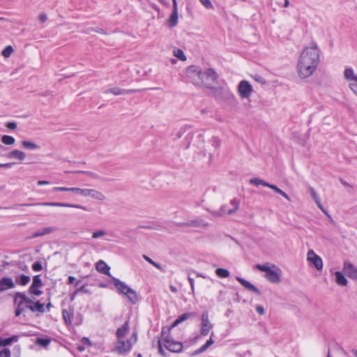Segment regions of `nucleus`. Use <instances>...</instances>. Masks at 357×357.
<instances>
[{
    "label": "nucleus",
    "instance_id": "nucleus-1",
    "mask_svg": "<svg viewBox=\"0 0 357 357\" xmlns=\"http://www.w3.org/2000/svg\"><path fill=\"white\" fill-rule=\"evenodd\" d=\"M319 62V50L314 45L306 47L301 54L297 64L298 75L304 79L311 76L317 68Z\"/></svg>",
    "mask_w": 357,
    "mask_h": 357
},
{
    "label": "nucleus",
    "instance_id": "nucleus-2",
    "mask_svg": "<svg viewBox=\"0 0 357 357\" xmlns=\"http://www.w3.org/2000/svg\"><path fill=\"white\" fill-rule=\"evenodd\" d=\"M14 304L17 305L15 310V317H19L26 310H29L32 312L44 313L45 312L44 303H42L40 301H34L28 297L24 292H16Z\"/></svg>",
    "mask_w": 357,
    "mask_h": 357
},
{
    "label": "nucleus",
    "instance_id": "nucleus-3",
    "mask_svg": "<svg viewBox=\"0 0 357 357\" xmlns=\"http://www.w3.org/2000/svg\"><path fill=\"white\" fill-rule=\"evenodd\" d=\"M218 75L212 68H208L206 71H202L200 78V85L207 89H213L214 84L217 82Z\"/></svg>",
    "mask_w": 357,
    "mask_h": 357
},
{
    "label": "nucleus",
    "instance_id": "nucleus-4",
    "mask_svg": "<svg viewBox=\"0 0 357 357\" xmlns=\"http://www.w3.org/2000/svg\"><path fill=\"white\" fill-rule=\"evenodd\" d=\"M60 206V207H68V208H80L86 211H91L89 208L86 206L79 205V204H68V203H63V202H43V203H35V204H15L13 208H15L16 206Z\"/></svg>",
    "mask_w": 357,
    "mask_h": 357
},
{
    "label": "nucleus",
    "instance_id": "nucleus-5",
    "mask_svg": "<svg viewBox=\"0 0 357 357\" xmlns=\"http://www.w3.org/2000/svg\"><path fill=\"white\" fill-rule=\"evenodd\" d=\"M202 75L201 68L196 66H190L186 69V75L195 85H200V78Z\"/></svg>",
    "mask_w": 357,
    "mask_h": 357
},
{
    "label": "nucleus",
    "instance_id": "nucleus-6",
    "mask_svg": "<svg viewBox=\"0 0 357 357\" xmlns=\"http://www.w3.org/2000/svg\"><path fill=\"white\" fill-rule=\"evenodd\" d=\"M250 183L252 184L255 186H259V185H261L270 188L271 189L273 190L276 193L280 194L284 198L289 199V196L287 195V194L285 192H284L283 190L280 189L277 185L271 184V183L265 181L264 180L255 177L250 180Z\"/></svg>",
    "mask_w": 357,
    "mask_h": 357
},
{
    "label": "nucleus",
    "instance_id": "nucleus-7",
    "mask_svg": "<svg viewBox=\"0 0 357 357\" xmlns=\"http://www.w3.org/2000/svg\"><path fill=\"white\" fill-rule=\"evenodd\" d=\"M282 270L276 265L272 264V270L265 274V278L271 283L278 284L281 282Z\"/></svg>",
    "mask_w": 357,
    "mask_h": 357
},
{
    "label": "nucleus",
    "instance_id": "nucleus-8",
    "mask_svg": "<svg viewBox=\"0 0 357 357\" xmlns=\"http://www.w3.org/2000/svg\"><path fill=\"white\" fill-rule=\"evenodd\" d=\"M238 91L242 98H248L252 94V86L249 82L242 80L238 84Z\"/></svg>",
    "mask_w": 357,
    "mask_h": 357
},
{
    "label": "nucleus",
    "instance_id": "nucleus-9",
    "mask_svg": "<svg viewBox=\"0 0 357 357\" xmlns=\"http://www.w3.org/2000/svg\"><path fill=\"white\" fill-rule=\"evenodd\" d=\"M212 328L213 324L209 321L208 312H204L202 315L201 335H207Z\"/></svg>",
    "mask_w": 357,
    "mask_h": 357
},
{
    "label": "nucleus",
    "instance_id": "nucleus-10",
    "mask_svg": "<svg viewBox=\"0 0 357 357\" xmlns=\"http://www.w3.org/2000/svg\"><path fill=\"white\" fill-rule=\"evenodd\" d=\"M342 271L349 278L357 280V268L349 261H344Z\"/></svg>",
    "mask_w": 357,
    "mask_h": 357
},
{
    "label": "nucleus",
    "instance_id": "nucleus-11",
    "mask_svg": "<svg viewBox=\"0 0 357 357\" xmlns=\"http://www.w3.org/2000/svg\"><path fill=\"white\" fill-rule=\"evenodd\" d=\"M307 260L310 261L318 271L322 270L324 266L322 259L312 250H310L307 252Z\"/></svg>",
    "mask_w": 357,
    "mask_h": 357
},
{
    "label": "nucleus",
    "instance_id": "nucleus-12",
    "mask_svg": "<svg viewBox=\"0 0 357 357\" xmlns=\"http://www.w3.org/2000/svg\"><path fill=\"white\" fill-rule=\"evenodd\" d=\"M172 1H173L172 13L171 15L169 16V19L167 20V24L169 26V27H170V28L176 26L178 24V20L176 0H172Z\"/></svg>",
    "mask_w": 357,
    "mask_h": 357
},
{
    "label": "nucleus",
    "instance_id": "nucleus-13",
    "mask_svg": "<svg viewBox=\"0 0 357 357\" xmlns=\"http://www.w3.org/2000/svg\"><path fill=\"white\" fill-rule=\"evenodd\" d=\"M165 347L171 352L180 353L182 351L183 345L181 342L173 340H167V344H164Z\"/></svg>",
    "mask_w": 357,
    "mask_h": 357
},
{
    "label": "nucleus",
    "instance_id": "nucleus-14",
    "mask_svg": "<svg viewBox=\"0 0 357 357\" xmlns=\"http://www.w3.org/2000/svg\"><path fill=\"white\" fill-rule=\"evenodd\" d=\"M236 280L247 290L255 292L257 296L261 295V291L245 279L241 277H236Z\"/></svg>",
    "mask_w": 357,
    "mask_h": 357
},
{
    "label": "nucleus",
    "instance_id": "nucleus-15",
    "mask_svg": "<svg viewBox=\"0 0 357 357\" xmlns=\"http://www.w3.org/2000/svg\"><path fill=\"white\" fill-rule=\"evenodd\" d=\"M15 283L11 278L3 277L0 280V292L15 287Z\"/></svg>",
    "mask_w": 357,
    "mask_h": 357
},
{
    "label": "nucleus",
    "instance_id": "nucleus-16",
    "mask_svg": "<svg viewBox=\"0 0 357 357\" xmlns=\"http://www.w3.org/2000/svg\"><path fill=\"white\" fill-rule=\"evenodd\" d=\"M114 285L117 289L119 294H125L126 292L130 289V287L127 285L124 282H122L118 278L112 277Z\"/></svg>",
    "mask_w": 357,
    "mask_h": 357
},
{
    "label": "nucleus",
    "instance_id": "nucleus-17",
    "mask_svg": "<svg viewBox=\"0 0 357 357\" xmlns=\"http://www.w3.org/2000/svg\"><path fill=\"white\" fill-rule=\"evenodd\" d=\"M113 352H116L119 354H125L128 352L126 345V342L121 339H118L116 342L115 347L112 350Z\"/></svg>",
    "mask_w": 357,
    "mask_h": 357
},
{
    "label": "nucleus",
    "instance_id": "nucleus-18",
    "mask_svg": "<svg viewBox=\"0 0 357 357\" xmlns=\"http://www.w3.org/2000/svg\"><path fill=\"white\" fill-rule=\"evenodd\" d=\"M136 91L134 89H123L118 87L110 88L104 91L105 93H111L115 96L130 94L135 93Z\"/></svg>",
    "mask_w": 357,
    "mask_h": 357
},
{
    "label": "nucleus",
    "instance_id": "nucleus-19",
    "mask_svg": "<svg viewBox=\"0 0 357 357\" xmlns=\"http://www.w3.org/2000/svg\"><path fill=\"white\" fill-rule=\"evenodd\" d=\"M221 100L231 106H236L238 103L234 95L229 91H225Z\"/></svg>",
    "mask_w": 357,
    "mask_h": 357
},
{
    "label": "nucleus",
    "instance_id": "nucleus-20",
    "mask_svg": "<svg viewBox=\"0 0 357 357\" xmlns=\"http://www.w3.org/2000/svg\"><path fill=\"white\" fill-rule=\"evenodd\" d=\"M56 230H57V228L55 227H44V228L38 229L36 231H35L34 233H33L32 237L33 238H36V237H38V236L47 235V234H51V233H52V232H54V231H55Z\"/></svg>",
    "mask_w": 357,
    "mask_h": 357
},
{
    "label": "nucleus",
    "instance_id": "nucleus-21",
    "mask_svg": "<svg viewBox=\"0 0 357 357\" xmlns=\"http://www.w3.org/2000/svg\"><path fill=\"white\" fill-rule=\"evenodd\" d=\"M96 270L102 274L110 275L109 269L110 267L102 260H99L96 264Z\"/></svg>",
    "mask_w": 357,
    "mask_h": 357
},
{
    "label": "nucleus",
    "instance_id": "nucleus-22",
    "mask_svg": "<svg viewBox=\"0 0 357 357\" xmlns=\"http://www.w3.org/2000/svg\"><path fill=\"white\" fill-rule=\"evenodd\" d=\"M6 158L12 159L15 158L19 160L20 161H22L25 159L26 155L25 153L18 149H14L10 151L8 154H6Z\"/></svg>",
    "mask_w": 357,
    "mask_h": 357
},
{
    "label": "nucleus",
    "instance_id": "nucleus-23",
    "mask_svg": "<svg viewBox=\"0 0 357 357\" xmlns=\"http://www.w3.org/2000/svg\"><path fill=\"white\" fill-rule=\"evenodd\" d=\"M129 321H126L116 330V335L118 339H122L129 332Z\"/></svg>",
    "mask_w": 357,
    "mask_h": 357
},
{
    "label": "nucleus",
    "instance_id": "nucleus-24",
    "mask_svg": "<svg viewBox=\"0 0 357 357\" xmlns=\"http://www.w3.org/2000/svg\"><path fill=\"white\" fill-rule=\"evenodd\" d=\"M73 314L74 308L73 307L69 308V311L66 309L62 310L63 319L66 325H70L72 324L71 318Z\"/></svg>",
    "mask_w": 357,
    "mask_h": 357
},
{
    "label": "nucleus",
    "instance_id": "nucleus-25",
    "mask_svg": "<svg viewBox=\"0 0 357 357\" xmlns=\"http://www.w3.org/2000/svg\"><path fill=\"white\" fill-rule=\"evenodd\" d=\"M193 315L192 313L190 312H185L181 315H179L175 321L173 322V324L171 326V328H174L177 326L181 323L183 322L184 321L188 319L190 317Z\"/></svg>",
    "mask_w": 357,
    "mask_h": 357
},
{
    "label": "nucleus",
    "instance_id": "nucleus-26",
    "mask_svg": "<svg viewBox=\"0 0 357 357\" xmlns=\"http://www.w3.org/2000/svg\"><path fill=\"white\" fill-rule=\"evenodd\" d=\"M132 304H136L139 299L137 292L131 287L124 294Z\"/></svg>",
    "mask_w": 357,
    "mask_h": 357
},
{
    "label": "nucleus",
    "instance_id": "nucleus-27",
    "mask_svg": "<svg viewBox=\"0 0 357 357\" xmlns=\"http://www.w3.org/2000/svg\"><path fill=\"white\" fill-rule=\"evenodd\" d=\"M335 282L337 284L340 286H347L348 283V280L346 278L345 275L340 271H336L335 273Z\"/></svg>",
    "mask_w": 357,
    "mask_h": 357
},
{
    "label": "nucleus",
    "instance_id": "nucleus-28",
    "mask_svg": "<svg viewBox=\"0 0 357 357\" xmlns=\"http://www.w3.org/2000/svg\"><path fill=\"white\" fill-rule=\"evenodd\" d=\"M18 340V336L17 335H12L11 337L3 338L0 337V347H6L8 345L11 344L14 342H17Z\"/></svg>",
    "mask_w": 357,
    "mask_h": 357
},
{
    "label": "nucleus",
    "instance_id": "nucleus-29",
    "mask_svg": "<svg viewBox=\"0 0 357 357\" xmlns=\"http://www.w3.org/2000/svg\"><path fill=\"white\" fill-rule=\"evenodd\" d=\"M31 280V278L29 275L21 274L18 276L15 277V282L17 284L25 286Z\"/></svg>",
    "mask_w": 357,
    "mask_h": 357
},
{
    "label": "nucleus",
    "instance_id": "nucleus-30",
    "mask_svg": "<svg viewBox=\"0 0 357 357\" xmlns=\"http://www.w3.org/2000/svg\"><path fill=\"white\" fill-rule=\"evenodd\" d=\"M89 197L100 201L105 199V196L102 192L93 189H91Z\"/></svg>",
    "mask_w": 357,
    "mask_h": 357
},
{
    "label": "nucleus",
    "instance_id": "nucleus-31",
    "mask_svg": "<svg viewBox=\"0 0 357 357\" xmlns=\"http://www.w3.org/2000/svg\"><path fill=\"white\" fill-rule=\"evenodd\" d=\"M22 145L24 149H29V150H35V149H40V146L38 145H37L36 144H35L32 142L26 141V140L22 141Z\"/></svg>",
    "mask_w": 357,
    "mask_h": 357
},
{
    "label": "nucleus",
    "instance_id": "nucleus-32",
    "mask_svg": "<svg viewBox=\"0 0 357 357\" xmlns=\"http://www.w3.org/2000/svg\"><path fill=\"white\" fill-rule=\"evenodd\" d=\"M172 328H171V326L169 328H168L167 329V331H165V328H163L162 330V339H163V341H164V344H167V340H170V341H173L174 339L172 338V337L169 334V331L170 330L172 329Z\"/></svg>",
    "mask_w": 357,
    "mask_h": 357
},
{
    "label": "nucleus",
    "instance_id": "nucleus-33",
    "mask_svg": "<svg viewBox=\"0 0 357 357\" xmlns=\"http://www.w3.org/2000/svg\"><path fill=\"white\" fill-rule=\"evenodd\" d=\"M213 89V96L219 100H221L223 93L225 92L226 90L223 89L221 87H214Z\"/></svg>",
    "mask_w": 357,
    "mask_h": 357
},
{
    "label": "nucleus",
    "instance_id": "nucleus-34",
    "mask_svg": "<svg viewBox=\"0 0 357 357\" xmlns=\"http://www.w3.org/2000/svg\"><path fill=\"white\" fill-rule=\"evenodd\" d=\"M230 204L231 205H234V208L228 209V211L227 212L228 215H231V214L234 213L235 212H236L238 211V209L239 208V202L238 201V199L236 198H234L233 199H231L230 202Z\"/></svg>",
    "mask_w": 357,
    "mask_h": 357
},
{
    "label": "nucleus",
    "instance_id": "nucleus-35",
    "mask_svg": "<svg viewBox=\"0 0 357 357\" xmlns=\"http://www.w3.org/2000/svg\"><path fill=\"white\" fill-rule=\"evenodd\" d=\"M215 274L220 278H225L229 276V271L226 268H218Z\"/></svg>",
    "mask_w": 357,
    "mask_h": 357
},
{
    "label": "nucleus",
    "instance_id": "nucleus-36",
    "mask_svg": "<svg viewBox=\"0 0 357 357\" xmlns=\"http://www.w3.org/2000/svg\"><path fill=\"white\" fill-rule=\"evenodd\" d=\"M256 268L259 271L264 272L265 274H268L272 270V266H270L268 263H266L263 265L257 264L256 265Z\"/></svg>",
    "mask_w": 357,
    "mask_h": 357
},
{
    "label": "nucleus",
    "instance_id": "nucleus-37",
    "mask_svg": "<svg viewBox=\"0 0 357 357\" xmlns=\"http://www.w3.org/2000/svg\"><path fill=\"white\" fill-rule=\"evenodd\" d=\"M1 140L6 145H13L15 142V138L10 135H3Z\"/></svg>",
    "mask_w": 357,
    "mask_h": 357
},
{
    "label": "nucleus",
    "instance_id": "nucleus-38",
    "mask_svg": "<svg viewBox=\"0 0 357 357\" xmlns=\"http://www.w3.org/2000/svg\"><path fill=\"white\" fill-rule=\"evenodd\" d=\"M227 205H223L221 206V208H220L219 211H211V213L214 215V216H216V217H220L222 215H223L224 214H227Z\"/></svg>",
    "mask_w": 357,
    "mask_h": 357
},
{
    "label": "nucleus",
    "instance_id": "nucleus-39",
    "mask_svg": "<svg viewBox=\"0 0 357 357\" xmlns=\"http://www.w3.org/2000/svg\"><path fill=\"white\" fill-rule=\"evenodd\" d=\"M40 287L31 284L29 288V293L30 294L39 296L42 294V291L39 289Z\"/></svg>",
    "mask_w": 357,
    "mask_h": 357
},
{
    "label": "nucleus",
    "instance_id": "nucleus-40",
    "mask_svg": "<svg viewBox=\"0 0 357 357\" xmlns=\"http://www.w3.org/2000/svg\"><path fill=\"white\" fill-rule=\"evenodd\" d=\"M203 220L202 219H196L186 222L187 227H197L202 225Z\"/></svg>",
    "mask_w": 357,
    "mask_h": 357
},
{
    "label": "nucleus",
    "instance_id": "nucleus-41",
    "mask_svg": "<svg viewBox=\"0 0 357 357\" xmlns=\"http://www.w3.org/2000/svg\"><path fill=\"white\" fill-rule=\"evenodd\" d=\"M31 284L38 287H42L43 286L40 275H36L33 277V282Z\"/></svg>",
    "mask_w": 357,
    "mask_h": 357
},
{
    "label": "nucleus",
    "instance_id": "nucleus-42",
    "mask_svg": "<svg viewBox=\"0 0 357 357\" xmlns=\"http://www.w3.org/2000/svg\"><path fill=\"white\" fill-rule=\"evenodd\" d=\"M143 257L144 259L148 261L149 264H152L153 266H155L156 268H158V270L161 271H163V268H162V266L158 264L157 262L154 261L153 260H152L150 257H149L148 256L146 255H143Z\"/></svg>",
    "mask_w": 357,
    "mask_h": 357
},
{
    "label": "nucleus",
    "instance_id": "nucleus-43",
    "mask_svg": "<svg viewBox=\"0 0 357 357\" xmlns=\"http://www.w3.org/2000/svg\"><path fill=\"white\" fill-rule=\"evenodd\" d=\"M72 173H75V174H79V173H82V174H86L89 176H91V178H99V176L98 174H96V173L94 172H89V171H82V170H77V171H74V172H71Z\"/></svg>",
    "mask_w": 357,
    "mask_h": 357
},
{
    "label": "nucleus",
    "instance_id": "nucleus-44",
    "mask_svg": "<svg viewBox=\"0 0 357 357\" xmlns=\"http://www.w3.org/2000/svg\"><path fill=\"white\" fill-rule=\"evenodd\" d=\"M51 340L49 338L38 337L36 340V343L42 347H47L50 344Z\"/></svg>",
    "mask_w": 357,
    "mask_h": 357
},
{
    "label": "nucleus",
    "instance_id": "nucleus-45",
    "mask_svg": "<svg viewBox=\"0 0 357 357\" xmlns=\"http://www.w3.org/2000/svg\"><path fill=\"white\" fill-rule=\"evenodd\" d=\"M14 50L13 47L11 45H8L4 48V50L2 51V55L8 58L9 57L11 54L13 52Z\"/></svg>",
    "mask_w": 357,
    "mask_h": 357
},
{
    "label": "nucleus",
    "instance_id": "nucleus-46",
    "mask_svg": "<svg viewBox=\"0 0 357 357\" xmlns=\"http://www.w3.org/2000/svg\"><path fill=\"white\" fill-rule=\"evenodd\" d=\"M174 56H176L178 59H179L180 60H181V61L186 60V56L183 50H181L180 49H177L176 50H174Z\"/></svg>",
    "mask_w": 357,
    "mask_h": 357
},
{
    "label": "nucleus",
    "instance_id": "nucleus-47",
    "mask_svg": "<svg viewBox=\"0 0 357 357\" xmlns=\"http://www.w3.org/2000/svg\"><path fill=\"white\" fill-rule=\"evenodd\" d=\"M32 269L36 271V272H38V271H40L43 270V265H42V263L39 261H35L33 264H32Z\"/></svg>",
    "mask_w": 357,
    "mask_h": 357
},
{
    "label": "nucleus",
    "instance_id": "nucleus-48",
    "mask_svg": "<svg viewBox=\"0 0 357 357\" xmlns=\"http://www.w3.org/2000/svg\"><path fill=\"white\" fill-rule=\"evenodd\" d=\"M158 353L163 357H168L167 354L165 352V351L162 348V342H161L160 340H158Z\"/></svg>",
    "mask_w": 357,
    "mask_h": 357
},
{
    "label": "nucleus",
    "instance_id": "nucleus-49",
    "mask_svg": "<svg viewBox=\"0 0 357 357\" xmlns=\"http://www.w3.org/2000/svg\"><path fill=\"white\" fill-rule=\"evenodd\" d=\"M106 234V232L104 230H98L93 233L92 237L93 238H98L102 237Z\"/></svg>",
    "mask_w": 357,
    "mask_h": 357
},
{
    "label": "nucleus",
    "instance_id": "nucleus-50",
    "mask_svg": "<svg viewBox=\"0 0 357 357\" xmlns=\"http://www.w3.org/2000/svg\"><path fill=\"white\" fill-rule=\"evenodd\" d=\"M310 195L314 202H316V200L320 199L319 195H317V192L315 191V190L313 188L310 187Z\"/></svg>",
    "mask_w": 357,
    "mask_h": 357
},
{
    "label": "nucleus",
    "instance_id": "nucleus-51",
    "mask_svg": "<svg viewBox=\"0 0 357 357\" xmlns=\"http://www.w3.org/2000/svg\"><path fill=\"white\" fill-rule=\"evenodd\" d=\"M77 291L79 292V294H80V293H84V294H91V291L86 288V284H83L79 288H78L77 289Z\"/></svg>",
    "mask_w": 357,
    "mask_h": 357
},
{
    "label": "nucleus",
    "instance_id": "nucleus-52",
    "mask_svg": "<svg viewBox=\"0 0 357 357\" xmlns=\"http://www.w3.org/2000/svg\"><path fill=\"white\" fill-rule=\"evenodd\" d=\"M0 357H10V351L8 348H4L0 351Z\"/></svg>",
    "mask_w": 357,
    "mask_h": 357
},
{
    "label": "nucleus",
    "instance_id": "nucleus-53",
    "mask_svg": "<svg viewBox=\"0 0 357 357\" xmlns=\"http://www.w3.org/2000/svg\"><path fill=\"white\" fill-rule=\"evenodd\" d=\"M214 343L213 340L211 337L208 340H206V343L202 346V347L206 351L210 346H211Z\"/></svg>",
    "mask_w": 357,
    "mask_h": 357
},
{
    "label": "nucleus",
    "instance_id": "nucleus-54",
    "mask_svg": "<svg viewBox=\"0 0 357 357\" xmlns=\"http://www.w3.org/2000/svg\"><path fill=\"white\" fill-rule=\"evenodd\" d=\"M52 192H57V191H68L70 192V188H65V187H54L52 190Z\"/></svg>",
    "mask_w": 357,
    "mask_h": 357
},
{
    "label": "nucleus",
    "instance_id": "nucleus-55",
    "mask_svg": "<svg viewBox=\"0 0 357 357\" xmlns=\"http://www.w3.org/2000/svg\"><path fill=\"white\" fill-rule=\"evenodd\" d=\"M220 141L217 137H213L212 138V145L215 148H218L220 146Z\"/></svg>",
    "mask_w": 357,
    "mask_h": 357
},
{
    "label": "nucleus",
    "instance_id": "nucleus-56",
    "mask_svg": "<svg viewBox=\"0 0 357 357\" xmlns=\"http://www.w3.org/2000/svg\"><path fill=\"white\" fill-rule=\"evenodd\" d=\"M6 126L10 130H15L17 128V123L15 121H10L6 123Z\"/></svg>",
    "mask_w": 357,
    "mask_h": 357
},
{
    "label": "nucleus",
    "instance_id": "nucleus-57",
    "mask_svg": "<svg viewBox=\"0 0 357 357\" xmlns=\"http://www.w3.org/2000/svg\"><path fill=\"white\" fill-rule=\"evenodd\" d=\"M199 1L206 8H213V5L210 0H199Z\"/></svg>",
    "mask_w": 357,
    "mask_h": 357
},
{
    "label": "nucleus",
    "instance_id": "nucleus-58",
    "mask_svg": "<svg viewBox=\"0 0 357 357\" xmlns=\"http://www.w3.org/2000/svg\"><path fill=\"white\" fill-rule=\"evenodd\" d=\"M91 189H82L81 190L80 195L83 197H89Z\"/></svg>",
    "mask_w": 357,
    "mask_h": 357
},
{
    "label": "nucleus",
    "instance_id": "nucleus-59",
    "mask_svg": "<svg viewBox=\"0 0 357 357\" xmlns=\"http://www.w3.org/2000/svg\"><path fill=\"white\" fill-rule=\"evenodd\" d=\"M205 351L204 349L201 347L198 349L195 350L191 354V356H197L202 352Z\"/></svg>",
    "mask_w": 357,
    "mask_h": 357
},
{
    "label": "nucleus",
    "instance_id": "nucleus-60",
    "mask_svg": "<svg viewBox=\"0 0 357 357\" xmlns=\"http://www.w3.org/2000/svg\"><path fill=\"white\" fill-rule=\"evenodd\" d=\"M40 22L43 23L47 21V17L45 13H40L38 16Z\"/></svg>",
    "mask_w": 357,
    "mask_h": 357
},
{
    "label": "nucleus",
    "instance_id": "nucleus-61",
    "mask_svg": "<svg viewBox=\"0 0 357 357\" xmlns=\"http://www.w3.org/2000/svg\"><path fill=\"white\" fill-rule=\"evenodd\" d=\"M82 342L84 344H86V345H88V346H91L92 345L91 340H89V337H84L82 339Z\"/></svg>",
    "mask_w": 357,
    "mask_h": 357
},
{
    "label": "nucleus",
    "instance_id": "nucleus-62",
    "mask_svg": "<svg viewBox=\"0 0 357 357\" xmlns=\"http://www.w3.org/2000/svg\"><path fill=\"white\" fill-rule=\"evenodd\" d=\"M132 340H127L126 342V347H127V350L129 351H131L132 349Z\"/></svg>",
    "mask_w": 357,
    "mask_h": 357
},
{
    "label": "nucleus",
    "instance_id": "nucleus-63",
    "mask_svg": "<svg viewBox=\"0 0 357 357\" xmlns=\"http://www.w3.org/2000/svg\"><path fill=\"white\" fill-rule=\"evenodd\" d=\"M256 311L260 314V315H263L265 312L264 311V308L263 306L261 305H257L256 307Z\"/></svg>",
    "mask_w": 357,
    "mask_h": 357
},
{
    "label": "nucleus",
    "instance_id": "nucleus-64",
    "mask_svg": "<svg viewBox=\"0 0 357 357\" xmlns=\"http://www.w3.org/2000/svg\"><path fill=\"white\" fill-rule=\"evenodd\" d=\"M188 281H189V283L190 284L191 290H192V292H194V289H195V281H194V279L192 278L188 277Z\"/></svg>",
    "mask_w": 357,
    "mask_h": 357
}]
</instances>
